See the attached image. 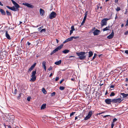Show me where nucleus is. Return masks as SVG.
Returning <instances> with one entry per match:
<instances>
[{
    "label": "nucleus",
    "mask_w": 128,
    "mask_h": 128,
    "mask_svg": "<svg viewBox=\"0 0 128 128\" xmlns=\"http://www.w3.org/2000/svg\"><path fill=\"white\" fill-rule=\"evenodd\" d=\"M86 53L84 52H77L76 53V54L79 57L78 58L81 60H83L85 59L86 56Z\"/></svg>",
    "instance_id": "nucleus-1"
},
{
    "label": "nucleus",
    "mask_w": 128,
    "mask_h": 128,
    "mask_svg": "<svg viewBox=\"0 0 128 128\" xmlns=\"http://www.w3.org/2000/svg\"><path fill=\"white\" fill-rule=\"evenodd\" d=\"M63 45L61 44L59 46L57 47L56 49L54 50L50 53V55H52L54 54L56 52L58 51L59 50H60L63 46Z\"/></svg>",
    "instance_id": "nucleus-2"
},
{
    "label": "nucleus",
    "mask_w": 128,
    "mask_h": 128,
    "mask_svg": "<svg viewBox=\"0 0 128 128\" xmlns=\"http://www.w3.org/2000/svg\"><path fill=\"white\" fill-rule=\"evenodd\" d=\"M109 20L108 19L104 18L101 21V26H103L104 25H106L107 24V21Z\"/></svg>",
    "instance_id": "nucleus-3"
},
{
    "label": "nucleus",
    "mask_w": 128,
    "mask_h": 128,
    "mask_svg": "<svg viewBox=\"0 0 128 128\" xmlns=\"http://www.w3.org/2000/svg\"><path fill=\"white\" fill-rule=\"evenodd\" d=\"M56 15V14L54 12H52L51 13L49 16V18L52 19L55 18Z\"/></svg>",
    "instance_id": "nucleus-4"
},
{
    "label": "nucleus",
    "mask_w": 128,
    "mask_h": 128,
    "mask_svg": "<svg viewBox=\"0 0 128 128\" xmlns=\"http://www.w3.org/2000/svg\"><path fill=\"white\" fill-rule=\"evenodd\" d=\"M122 100H121V99L120 98L114 99H112V102L114 103H119Z\"/></svg>",
    "instance_id": "nucleus-5"
},
{
    "label": "nucleus",
    "mask_w": 128,
    "mask_h": 128,
    "mask_svg": "<svg viewBox=\"0 0 128 128\" xmlns=\"http://www.w3.org/2000/svg\"><path fill=\"white\" fill-rule=\"evenodd\" d=\"M92 113V111H90L88 112V115L86 116L85 118H84L85 120H87L91 116Z\"/></svg>",
    "instance_id": "nucleus-6"
},
{
    "label": "nucleus",
    "mask_w": 128,
    "mask_h": 128,
    "mask_svg": "<svg viewBox=\"0 0 128 128\" xmlns=\"http://www.w3.org/2000/svg\"><path fill=\"white\" fill-rule=\"evenodd\" d=\"M11 0L12 3L14 5L15 7L16 8V9H17V10H18V9L20 8V6L14 0Z\"/></svg>",
    "instance_id": "nucleus-7"
},
{
    "label": "nucleus",
    "mask_w": 128,
    "mask_h": 128,
    "mask_svg": "<svg viewBox=\"0 0 128 128\" xmlns=\"http://www.w3.org/2000/svg\"><path fill=\"white\" fill-rule=\"evenodd\" d=\"M22 4L28 7L31 8H33L34 6L31 4L27 3H23Z\"/></svg>",
    "instance_id": "nucleus-8"
},
{
    "label": "nucleus",
    "mask_w": 128,
    "mask_h": 128,
    "mask_svg": "<svg viewBox=\"0 0 128 128\" xmlns=\"http://www.w3.org/2000/svg\"><path fill=\"white\" fill-rule=\"evenodd\" d=\"M114 30H113L111 34L107 36V38L109 39L112 38L114 36Z\"/></svg>",
    "instance_id": "nucleus-9"
},
{
    "label": "nucleus",
    "mask_w": 128,
    "mask_h": 128,
    "mask_svg": "<svg viewBox=\"0 0 128 128\" xmlns=\"http://www.w3.org/2000/svg\"><path fill=\"white\" fill-rule=\"evenodd\" d=\"M105 102L108 104H110L111 102H112V100L110 99H107L105 100Z\"/></svg>",
    "instance_id": "nucleus-10"
},
{
    "label": "nucleus",
    "mask_w": 128,
    "mask_h": 128,
    "mask_svg": "<svg viewBox=\"0 0 128 128\" xmlns=\"http://www.w3.org/2000/svg\"><path fill=\"white\" fill-rule=\"evenodd\" d=\"M90 32L92 33L94 35H96V30L95 27L92 29L90 31Z\"/></svg>",
    "instance_id": "nucleus-11"
},
{
    "label": "nucleus",
    "mask_w": 128,
    "mask_h": 128,
    "mask_svg": "<svg viewBox=\"0 0 128 128\" xmlns=\"http://www.w3.org/2000/svg\"><path fill=\"white\" fill-rule=\"evenodd\" d=\"M5 36L6 38L9 40H10L11 38L9 34L8 33V31H6L5 33Z\"/></svg>",
    "instance_id": "nucleus-12"
},
{
    "label": "nucleus",
    "mask_w": 128,
    "mask_h": 128,
    "mask_svg": "<svg viewBox=\"0 0 128 128\" xmlns=\"http://www.w3.org/2000/svg\"><path fill=\"white\" fill-rule=\"evenodd\" d=\"M40 15L42 16H43L44 14V11L43 9L40 8Z\"/></svg>",
    "instance_id": "nucleus-13"
},
{
    "label": "nucleus",
    "mask_w": 128,
    "mask_h": 128,
    "mask_svg": "<svg viewBox=\"0 0 128 128\" xmlns=\"http://www.w3.org/2000/svg\"><path fill=\"white\" fill-rule=\"evenodd\" d=\"M46 62L45 61H43L42 63V66L44 67L45 71H46Z\"/></svg>",
    "instance_id": "nucleus-14"
},
{
    "label": "nucleus",
    "mask_w": 128,
    "mask_h": 128,
    "mask_svg": "<svg viewBox=\"0 0 128 128\" xmlns=\"http://www.w3.org/2000/svg\"><path fill=\"white\" fill-rule=\"evenodd\" d=\"M71 30H70V34L71 35V34L73 33V31L75 30V29L74 26H72L71 27Z\"/></svg>",
    "instance_id": "nucleus-15"
},
{
    "label": "nucleus",
    "mask_w": 128,
    "mask_h": 128,
    "mask_svg": "<svg viewBox=\"0 0 128 128\" xmlns=\"http://www.w3.org/2000/svg\"><path fill=\"white\" fill-rule=\"evenodd\" d=\"M72 39L71 37L69 38L63 42V43H65L68 41L72 40Z\"/></svg>",
    "instance_id": "nucleus-16"
},
{
    "label": "nucleus",
    "mask_w": 128,
    "mask_h": 128,
    "mask_svg": "<svg viewBox=\"0 0 128 128\" xmlns=\"http://www.w3.org/2000/svg\"><path fill=\"white\" fill-rule=\"evenodd\" d=\"M31 77H32V78L30 80H32V81L34 82L36 80V76H31Z\"/></svg>",
    "instance_id": "nucleus-17"
},
{
    "label": "nucleus",
    "mask_w": 128,
    "mask_h": 128,
    "mask_svg": "<svg viewBox=\"0 0 128 128\" xmlns=\"http://www.w3.org/2000/svg\"><path fill=\"white\" fill-rule=\"evenodd\" d=\"M110 28V26H106L105 28H104L103 30L104 32L109 30V29Z\"/></svg>",
    "instance_id": "nucleus-18"
},
{
    "label": "nucleus",
    "mask_w": 128,
    "mask_h": 128,
    "mask_svg": "<svg viewBox=\"0 0 128 128\" xmlns=\"http://www.w3.org/2000/svg\"><path fill=\"white\" fill-rule=\"evenodd\" d=\"M0 12L2 14L4 15L6 14L5 12L2 9L0 8Z\"/></svg>",
    "instance_id": "nucleus-19"
},
{
    "label": "nucleus",
    "mask_w": 128,
    "mask_h": 128,
    "mask_svg": "<svg viewBox=\"0 0 128 128\" xmlns=\"http://www.w3.org/2000/svg\"><path fill=\"white\" fill-rule=\"evenodd\" d=\"M61 60H60L59 61L56 62H55L54 64H55L57 65H58L60 64L61 63Z\"/></svg>",
    "instance_id": "nucleus-20"
},
{
    "label": "nucleus",
    "mask_w": 128,
    "mask_h": 128,
    "mask_svg": "<svg viewBox=\"0 0 128 128\" xmlns=\"http://www.w3.org/2000/svg\"><path fill=\"white\" fill-rule=\"evenodd\" d=\"M46 107V104H43L42 106L41 107V109L43 110Z\"/></svg>",
    "instance_id": "nucleus-21"
},
{
    "label": "nucleus",
    "mask_w": 128,
    "mask_h": 128,
    "mask_svg": "<svg viewBox=\"0 0 128 128\" xmlns=\"http://www.w3.org/2000/svg\"><path fill=\"white\" fill-rule=\"evenodd\" d=\"M10 10L14 11H16L17 10V9H16L14 6L11 7Z\"/></svg>",
    "instance_id": "nucleus-22"
},
{
    "label": "nucleus",
    "mask_w": 128,
    "mask_h": 128,
    "mask_svg": "<svg viewBox=\"0 0 128 128\" xmlns=\"http://www.w3.org/2000/svg\"><path fill=\"white\" fill-rule=\"evenodd\" d=\"M34 66H32L30 68L28 69V72H30L32 70H33L34 67H33Z\"/></svg>",
    "instance_id": "nucleus-23"
},
{
    "label": "nucleus",
    "mask_w": 128,
    "mask_h": 128,
    "mask_svg": "<svg viewBox=\"0 0 128 128\" xmlns=\"http://www.w3.org/2000/svg\"><path fill=\"white\" fill-rule=\"evenodd\" d=\"M121 94L122 95V96H123V98H125L127 96H128V94H125L124 93H121Z\"/></svg>",
    "instance_id": "nucleus-24"
},
{
    "label": "nucleus",
    "mask_w": 128,
    "mask_h": 128,
    "mask_svg": "<svg viewBox=\"0 0 128 128\" xmlns=\"http://www.w3.org/2000/svg\"><path fill=\"white\" fill-rule=\"evenodd\" d=\"M88 57L90 58L93 55V53L91 51H90L89 52Z\"/></svg>",
    "instance_id": "nucleus-25"
},
{
    "label": "nucleus",
    "mask_w": 128,
    "mask_h": 128,
    "mask_svg": "<svg viewBox=\"0 0 128 128\" xmlns=\"http://www.w3.org/2000/svg\"><path fill=\"white\" fill-rule=\"evenodd\" d=\"M69 52V50H65L62 52L63 53L65 54L68 53Z\"/></svg>",
    "instance_id": "nucleus-26"
},
{
    "label": "nucleus",
    "mask_w": 128,
    "mask_h": 128,
    "mask_svg": "<svg viewBox=\"0 0 128 128\" xmlns=\"http://www.w3.org/2000/svg\"><path fill=\"white\" fill-rule=\"evenodd\" d=\"M36 73V70L35 71H34L32 72V75L31 76H36L35 75Z\"/></svg>",
    "instance_id": "nucleus-27"
},
{
    "label": "nucleus",
    "mask_w": 128,
    "mask_h": 128,
    "mask_svg": "<svg viewBox=\"0 0 128 128\" xmlns=\"http://www.w3.org/2000/svg\"><path fill=\"white\" fill-rule=\"evenodd\" d=\"M86 17H84V19H83V20L81 23V25H82L84 24V23L85 22V21L86 20Z\"/></svg>",
    "instance_id": "nucleus-28"
},
{
    "label": "nucleus",
    "mask_w": 128,
    "mask_h": 128,
    "mask_svg": "<svg viewBox=\"0 0 128 128\" xmlns=\"http://www.w3.org/2000/svg\"><path fill=\"white\" fill-rule=\"evenodd\" d=\"M42 91L44 94H46V91L44 88H42Z\"/></svg>",
    "instance_id": "nucleus-29"
},
{
    "label": "nucleus",
    "mask_w": 128,
    "mask_h": 128,
    "mask_svg": "<svg viewBox=\"0 0 128 128\" xmlns=\"http://www.w3.org/2000/svg\"><path fill=\"white\" fill-rule=\"evenodd\" d=\"M65 88V87L63 86H60V87L59 89L60 90H64Z\"/></svg>",
    "instance_id": "nucleus-30"
},
{
    "label": "nucleus",
    "mask_w": 128,
    "mask_h": 128,
    "mask_svg": "<svg viewBox=\"0 0 128 128\" xmlns=\"http://www.w3.org/2000/svg\"><path fill=\"white\" fill-rule=\"evenodd\" d=\"M72 38V40L73 38H74L75 39H76L78 38H79V36H72L71 37Z\"/></svg>",
    "instance_id": "nucleus-31"
},
{
    "label": "nucleus",
    "mask_w": 128,
    "mask_h": 128,
    "mask_svg": "<svg viewBox=\"0 0 128 128\" xmlns=\"http://www.w3.org/2000/svg\"><path fill=\"white\" fill-rule=\"evenodd\" d=\"M6 12L8 16H11V12H9L8 10L6 11Z\"/></svg>",
    "instance_id": "nucleus-32"
},
{
    "label": "nucleus",
    "mask_w": 128,
    "mask_h": 128,
    "mask_svg": "<svg viewBox=\"0 0 128 128\" xmlns=\"http://www.w3.org/2000/svg\"><path fill=\"white\" fill-rule=\"evenodd\" d=\"M46 32V29L44 28V29H42L40 31V32L41 33H42L43 32Z\"/></svg>",
    "instance_id": "nucleus-33"
},
{
    "label": "nucleus",
    "mask_w": 128,
    "mask_h": 128,
    "mask_svg": "<svg viewBox=\"0 0 128 128\" xmlns=\"http://www.w3.org/2000/svg\"><path fill=\"white\" fill-rule=\"evenodd\" d=\"M116 10L117 11H118L120 10V8L117 7L116 8Z\"/></svg>",
    "instance_id": "nucleus-34"
},
{
    "label": "nucleus",
    "mask_w": 128,
    "mask_h": 128,
    "mask_svg": "<svg viewBox=\"0 0 128 128\" xmlns=\"http://www.w3.org/2000/svg\"><path fill=\"white\" fill-rule=\"evenodd\" d=\"M114 95H115L114 93V92H112L111 93V94H110V96H114Z\"/></svg>",
    "instance_id": "nucleus-35"
},
{
    "label": "nucleus",
    "mask_w": 128,
    "mask_h": 128,
    "mask_svg": "<svg viewBox=\"0 0 128 128\" xmlns=\"http://www.w3.org/2000/svg\"><path fill=\"white\" fill-rule=\"evenodd\" d=\"M100 32L98 30L96 29V35L98 34Z\"/></svg>",
    "instance_id": "nucleus-36"
},
{
    "label": "nucleus",
    "mask_w": 128,
    "mask_h": 128,
    "mask_svg": "<svg viewBox=\"0 0 128 128\" xmlns=\"http://www.w3.org/2000/svg\"><path fill=\"white\" fill-rule=\"evenodd\" d=\"M117 119H116V118H114L112 120V122L114 123V122H115L116 121H117Z\"/></svg>",
    "instance_id": "nucleus-37"
},
{
    "label": "nucleus",
    "mask_w": 128,
    "mask_h": 128,
    "mask_svg": "<svg viewBox=\"0 0 128 128\" xmlns=\"http://www.w3.org/2000/svg\"><path fill=\"white\" fill-rule=\"evenodd\" d=\"M88 11H86L84 14V17H87V15L88 14Z\"/></svg>",
    "instance_id": "nucleus-38"
},
{
    "label": "nucleus",
    "mask_w": 128,
    "mask_h": 128,
    "mask_svg": "<svg viewBox=\"0 0 128 128\" xmlns=\"http://www.w3.org/2000/svg\"><path fill=\"white\" fill-rule=\"evenodd\" d=\"M43 28V26H42L40 27V28H38V30L39 31H40L41 30V29H42V28Z\"/></svg>",
    "instance_id": "nucleus-39"
},
{
    "label": "nucleus",
    "mask_w": 128,
    "mask_h": 128,
    "mask_svg": "<svg viewBox=\"0 0 128 128\" xmlns=\"http://www.w3.org/2000/svg\"><path fill=\"white\" fill-rule=\"evenodd\" d=\"M55 94V92H53L51 94V96H54Z\"/></svg>",
    "instance_id": "nucleus-40"
},
{
    "label": "nucleus",
    "mask_w": 128,
    "mask_h": 128,
    "mask_svg": "<svg viewBox=\"0 0 128 128\" xmlns=\"http://www.w3.org/2000/svg\"><path fill=\"white\" fill-rule=\"evenodd\" d=\"M75 113V112H72V113H71L70 114V116H73L74 115V114Z\"/></svg>",
    "instance_id": "nucleus-41"
},
{
    "label": "nucleus",
    "mask_w": 128,
    "mask_h": 128,
    "mask_svg": "<svg viewBox=\"0 0 128 128\" xmlns=\"http://www.w3.org/2000/svg\"><path fill=\"white\" fill-rule=\"evenodd\" d=\"M30 97H28L27 98V100L28 101H30Z\"/></svg>",
    "instance_id": "nucleus-42"
},
{
    "label": "nucleus",
    "mask_w": 128,
    "mask_h": 128,
    "mask_svg": "<svg viewBox=\"0 0 128 128\" xmlns=\"http://www.w3.org/2000/svg\"><path fill=\"white\" fill-rule=\"evenodd\" d=\"M59 79V78L58 77H57L55 79V80L56 81H58Z\"/></svg>",
    "instance_id": "nucleus-43"
},
{
    "label": "nucleus",
    "mask_w": 128,
    "mask_h": 128,
    "mask_svg": "<svg viewBox=\"0 0 128 128\" xmlns=\"http://www.w3.org/2000/svg\"><path fill=\"white\" fill-rule=\"evenodd\" d=\"M16 90L15 89L14 92L13 93L15 94H16Z\"/></svg>",
    "instance_id": "nucleus-44"
},
{
    "label": "nucleus",
    "mask_w": 128,
    "mask_h": 128,
    "mask_svg": "<svg viewBox=\"0 0 128 128\" xmlns=\"http://www.w3.org/2000/svg\"><path fill=\"white\" fill-rule=\"evenodd\" d=\"M52 69V66H50L48 69V70L49 71H50Z\"/></svg>",
    "instance_id": "nucleus-45"
},
{
    "label": "nucleus",
    "mask_w": 128,
    "mask_h": 128,
    "mask_svg": "<svg viewBox=\"0 0 128 128\" xmlns=\"http://www.w3.org/2000/svg\"><path fill=\"white\" fill-rule=\"evenodd\" d=\"M127 12H128L127 9H126V11H125V13H124V14H127Z\"/></svg>",
    "instance_id": "nucleus-46"
},
{
    "label": "nucleus",
    "mask_w": 128,
    "mask_h": 128,
    "mask_svg": "<svg viewBox=\"0 0 128 128\" xmlns=\"http://www.w3.org/2000/svg\"><path fill=\"white\" fill-rule=\"evenodd\" d=\"M114 126V124L112 123L111 124V128H113Z\"/></svg>",
    "instance_id": "nucleus-47"
},
{
    "label": "nucleus",
    "mask_w": 128,
    "mask_h": 128,
    "mask_svg": "<svg viewBox=\"0 0 128 128\" xmlns=\"http://www.w3.org/2000/svg\"><path fill=\"white\" fill-rule=\"evenodd\" d=\"M38 26H39L38 25L37 26H32V27L33 28H37L38 27Z\"/></svg>",
    "instance_id": "nucleus-48"
},
{
    "label": "nucleus",
    "mask_w": 128,
    "mask_h": 128,
    "mask_svg": "<svg viewBox=\"0 0 128 128\" xmlns=\"http://www.w3.org/2000/svg\"><path fill=\"white\" fill-rule=\"evenodd\" d=\"M128 26V19L126 20V26Z\"/></svg>",
    "instance_id": "nucleus-49"
},
{
    "label": "nucleus",
    "mask_w": 128,
    "mask_h": 128,
    "mask_svg": "<svg viewBox=\"0 0 128 128\" xmlns=\"http://www.w3.org/2000/svg\"><path fill=\"white\" fill-rule=\"evenodd\" d=\"M125 53H126V54H128V50H126L125 51Z\"/></svg>",
    "instance_id": "nucleus-50"
},
{
    "label": "nucleus",
    "mask_w": 128,
    "mask_h": 128,
    "mask_svg": "<svg viewBox=\"0 0 128 128\" xmlns=\"http://www.w3.org/2000/svg\"><path fill=\"white\" fill-rule=\"evenodd\" d=\"M128 34V30H127L125 33V35H126Z\"/></svg>",
    "instance_id": "nucleus-51"
},
{
    "label": "nucleus",
    "mask_w": 128,
    "mask_h": 128,
    "mask_svg": "<svg viewBox=\"0 0 128 128\" xmlns=\"http://www.w3.org/2000/svg\"><path fill=\"white\" fill-rule=\"evenodd\" d=\"M114 86L113 85H111L110 86V88H113L114 87Z\"/></svg>",
    "instance_id": "nucleus-52"
},
{
    "label": "nucleus",
    "mask_w": 128,
    "mask_h": 128,
    "mask_svg": "<svg viewBox=\"0 0 128 128\" xmlns=\"http://www.w3.org/2000/svg\"><path fill=\"white\" fill-rule=\"evenodd\" d=\"M6 7L8 8H9V9H10V8H11V7H10V6H6Z\"/></svg>",
    "instance_id": "nucleus-53"
},
{
    "label": "nucleus",
    "mask_w": 128,
    "mask_h": 128,
    "mask_svg": "<svg viewBox=\"0 0 128 128\" xmlns=\"http://www.w3.org/2000/svg\"><path fill=\"white\" fill-rule=\"evenodd\" d=\"M64 81V80H62L60 81V84H61L62 82H63V81Z\"/></svg>",
    "instance_id": "nucleus-54"
},
{
    "label": "nucleus",
    "mask_w": 128,
    "mask_h": 128,
    "mask_svg": "<svg viewBox=\"0 0 128 128\" xmlns=\"http://www.w3.org/2000/svg\"><path fill=\"white\" fill-rule=\"evenodd\" d=\"M96 54L94 53V56L93 57V59H94V58H95L96 57Z\"/></svg>",
    "instance_id": "nucleus-55"
},
{
    "label": "nucleus",
    "mask_w": 128,
    "mask_h": 128,
    "mask_svg": "<svg viewBox=\"0 0 128 128\" xmlns=\"http://www.w3.org/2000/svg\"><path fill=\"white\" fill-rule=\"evenodd\" d=\"M27 44H28V45H30V44H31L30 43V42H28L27 43Z\"/></svg>",
    "instance_id": "nucleus-56"
},
{
    "label": "nucleus",
    "mask_w": 128,
    "mask_h": 128,
    "mask_svg": "<svg viewBox=\"0 0 128 128\" xmlns=\"http://www.w3.org/2000/svg\"><path fill=\"white\" fill-rule=\"evenodd\" d=\"M36 63H35L34 64H33L32 66H34V68L35 67V66L36 65Z\"/></svg>",
    "instance_id": "nucleus-57"
},
{
    "label": "nucleus",
    "mask_w": 128,
    "mask_h": 128,
    "mask_svg": "<svg viewBox=\"0 0 128 128\" xmlns=\"http://www.w3.org/2000/svg\"><path fill=\"white\" fill-rule=\"evenodd\" d=\"M0 5L2 6H3V4L0 1Z\"/></svg>",
    "instance_id": "nucleus-58"
},
{
    "label": "nucleus",
    "mask_w": 128,
    "mask_h": 128,
    "mask_svg": "<svg viewBox=\"0 0 128 128\" xmlns=\"http://www.w3.org/2000/svg\"><path fill=\"white\" fill-rule=\"evenodd\" d=\"M110 116V115H106V116H104V118H106L107 116Z\"/></svg>",
    "instance_id": "nucleus-59"
},
{
    "label": "nucleus",
    "mask_w": 128,
    "mask_h": 128,
    "mask_svg": "<svg viewBox=\"0 0 128 128\" xmlns=\"http://www.w3.org/2000/svg\"><path fill=\"white\" fill-rule=\"evenodd\" d=\"M118 0H115V2L116 3L118 2Z\"/></svg>",
    "instance_id": "nucleus-60"
},
{
    "label": "nucleus",
    "mask_w": 128,
    "mask_h": 128,
    "mask_svg": "<svg viewBox=\"0 0 128 128\" xmlns=\"http://www.w3.org/2000/svg\"><path fill=\"white\" fill-rule=\"evenodd\" d=\"M98 56L99 57V58H100V57H101V56H102V54L98 55Z\"/></svg>",
    "instance_id": "nucleus-61"
},
{
    "label": "nucleus",
    "mask_w": 128,
    "mask_h": 128,
    "mask_svg": "<svg viewBox=\"0 0 128 128\" xmlns=\"http://www.w3.org/2000/svg\"><path fill=\"white\" fill-rule=\"evenodd\" d=\"M52 75V73H51L50 74V75L49 76L50 77H51Z\"/></svg>",
    "instance_id": "nucleus-62"
},
{
    "label": "nucleus",
    "mask_w": 128,
    "mask_h": 128,
    "mask_svg": "<svg viewBox=\"0 0 128 128\" xmlns=\"http://www.w3.org/2000/svg\"><path fill=\"white\" fill-rule=\"evenodd\" d=\"M124 26V24H122V25H121V27H122Z\"/></svg>",
    "instance_id": "nucleus-63"
},
{
    "label": "nucleus",
    "mask_w": 128,
    "mask_h": 128,
    "mask_svg": "<svg viewBox=\"0 0 128 128\" xmlns=\"http://www.w3.org/2000/svg\"><path fill=\"white\" fill-rule=\"evenodd\" d=\"M56 42H57V43H58V39H56Z\"/></svg>",
    "instance_id": "nucleus-64"
}]
</instances>
